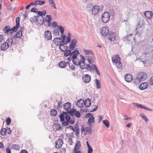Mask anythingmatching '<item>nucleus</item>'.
<instances>
[{
  "mask_svg": "<svg viewBox=\"0 0 153 153\" xmlns=\"http://www.w3.org/2000/svg\"><path fill=\"white\" fill-rule=\"evenodd\" d=\"M79 53V52L78 50L74 51L72 52V55L73 56L71 58L72 59V62L73 63L76 65H79L81 62L80 61L76 58L78 55Z\"/></svg>",
  "mask_w": 153,
  "mask_h": 153,
  "instance_id": "f257e3e1",
  "label": "nucleus"
},
{
  "mask_svg": "<svg viewBox=\"0 0 153 153\" xmlns=\"http://www.w3.org/2000/svg\"><path fill=\"white\" fill-rule=\"evenodd\" d=\"M13 40L12 38H9L6 42L2 44L1 46V50L4 51L6 50L8 48L11 46L13 44Z\"/></svg>",
  "mask_w": 153,
  "mask_h": 153,
  "instance_id": "f03ea898",
  "label": "nucleus"
},
{
  "mask_svg": "<svg viewBox=\"0 0 153 153\" xmlns=\"http://www.w3.org/2000/svg\"><path fill=\"white\" fill-rule=\"evenodd\" d=\"M52 19V17L51 15H46L45 18L43 17V21H41V22L39 23L40 25H42L44 23L45 25L47 26L48 27L51 26V21Z\"/></svg>",
  "mask_w": 153,
  "mask_h": 153,
  "instance_id": "7ed1b4c3",
  "label": "nucleus"
},
{
  "mask_svg": "<svg viewBox=\"0 0 153 153\" xmlns=\"http://www.w3.org/2000/svg\"><path fill=\"white\" fill-rule=\"evenodd\" d=\"M71 104L69 102H67L65 103L63 105V107L64 109L67 111L68 113L70 114V116H73V113L75 112L76 110L72 108L70 110H69L71 107Z\"/></svg>",
  "mask_w": 153,
  "mask_h": 153,
  "instance_id": "20e7f679",
  "label": "nucleus"
},
{
  "mask_svg": "<svg viewBox=\"0 0 153 153\" xmlns=\"http://www.w3.org/2000/svg\"><path fill=\"white\" fill-rule=\"evenodd\" d=\"M110 17V14L109 12H104L101 16L102 22L104 23L107 22L109 21Z\"/></svg>",
  "mask_w": 153,
  "mask_h": 153,
  "instance_id": "39448f33",
  "label": "nucleus"
},
{
  "mask_svg": "<svg viewBox=\"0 0 153 153\" xmlns=\"http://www.w3.org/2000/svg\"><path fill=\"white\" fill-rule=\"evenodd\" d=\"M151 43L152 46H147L145 51V53L147 55L150 53H153V39H152Z\"/></svg>",
  "mask_w": 153,
  "mask_h": 153,
  "instance_id": "423d86ee",
  "label": "nucleus"
},
{
  "mask_svg": "<svg viewBox=\"0 0 153 153\" xmlns=\"http://www.w3.org/2000/svg\"><path fill=\"white\" fill-rule=\"evenodd\" d=\"M147 77V75L145 73L143 72H139L137 74L136 77L137 79H139L143 81Z\"/></svg>",
  "mask_w": 153,
  "mask_h": 153,
  "instance_id": "0eeeda50",
  "label": "nucleus"
},
{
  "mask_svg": "<svg viewBox=\"0 0 153 153\" xmlns=\"http://www.w3.org/2000/svg\"><path fill=\"white\" fill-rule=\"evenodd\" d=\"M40 18V17L39 16H35L30 19V21L32 23H36L38 25H40L39 22V19ZM41 22H40V23Z\"/></svg>",
  "mask_w": 153,
  "mask_h": 153,
  "instance_id": "6e6552de",
  "label": "nucleus"
},
{
  "mask_svg": "<svg viewBox=\"0 0 153 153\" xmlns=\"http://www.w3.org/2000/svg\"><path fill=\"white\" fill-rule=\"evenodd\" d=\"M100 7L98 5H95L92 8V13L93 15H96L99 13Z\"/></svg>",
  "mask_w": 153,
  "mask_h": 153,
  "instance_id": "1a4fd4ad",
  "label": "nucleus"
},
{
  "mask_svg": "<svg viewBox=\"0 0 153 153\" xmlns=\"http://www.w3.org/2000/svg\"><path fill=\"white\" fill-rule=\"evenodd\" d=\"M101 33L103 36H106L109 32L108 28L104 27L102 28L100 31Z\"/></svg>",
  "mask_w": 153,
  "mask_h": 153,
  "instance_id": "9d476101",
  "label": "nucleus"
},
{
  "mask_svg": "<svg viewBox=\"0 0 153 153\" xmlns=\"http://www.w3.org/2000/svg\"><path fill=\"white\" fill-rule=\"evenodd\" d=\"M77 43L76 40L75 39H73L71 42V43L69 46V48L71 50H73L76 47V44Z\"/></svg>",
  "mask_w": 153,
  "mask_h": 153,
  "instance_id": "9b49d317",
  "label": "nucleus"
},
{
  "mask_svg": "<svg viewBox=\"0 0 153 153\" xmlns=\"http://www.w3.org/2000/svg\"><path fill=\"white\" fill-rule=\"evenodd\" d=\"M112 60L114 63H117L120 62V57L118 55H115L112 58Z\"/></svg>",
  "mask_w": 153,
  "mask_h": 153,
  "instance_id": "f8f14e48",
  "label": "nucleus"
},
{
  "mask_svg": "<svg viewBox=\"0 0 153 153\" xmlns=\"http://www.w3.org/2000/svg\"><path fill=\"white\" fill-rule=\"evenodd\" d=\"M82 79L84 81L85 83H89L91 80V77L88 74L84 75L82 77Z\"/></svg>",
  "mask_w": 153,
  "mask_h": 153,
  "instance_id": "ddd939ff",
  "label": "nucleus"
},
{
  "mask_svg": "<svg viewBox=\"0 0 153 153\" xmlns=\"http://www.w3.org/2000/svg\"><path fill=\"white\" fill-rule=\"evenodd\" d=\"M63 144V141L61 139H58L57 141L56 142V148L59 149L61 147Z\"/></svg>",
  "mask_w": 153,
  "mask_h": 153,
  "instance_id": "4468645a",
  "label": "nucleus"
},
{
  "mask_svg": "<svg viewBox=\"0 0 153 153\" xmlns=\"http://www.w3.org/2000/svg\"><path fill=\"white\" fill-rule=\"evenodd\" d=\"M115 34L112 32H111L109 33L108 36V39L111 41H114L116 39Z\"/></svg>",
  "mask_w": 153,
  "mask_h": 153,
  "instance_id": "2eb2a0df",
  "label": "nucleus"
},
{
  "mask_svg": "<svg viewBox=\"0 0 153 153\" xmlns=\"http://www.w3.org/2000/svg\"><path fill=\"white\" fill-rule=\"evenodd\" d=\"M53 42L56 45L60 46L61 43H62V39L60 38H55L53 40Z\"/></svg>",
  "mask_w": 153,
  "mask_h": 153,
  "instance_id": "dca6fc26",
  "label": "nucleus"
},
{
  "mask_svg": "<svg viewBox=\"0 0 153 153\" xmlns=\"http://www.w3.org/2000/svg\"><path fill=\"white\" fill-rule=\"evenodd\" d=\"M68 48L65 43H61L59 46V49L62 52H64Z\"/></svg>",
  "mask_w": 153,
  "mask_h": 153,
  "instance_id": "f3484780",
  "label": "nucleus"
},
{
  "mask_svg": "<svg viewBox=\"0 0 153 153\" xmlns=\"http://www.w3.org/2000/svg\"><path fill=\"white\" fill-rule=\"evenodd\" d=\"M45 37L48 40L51 39L52 36L50 32L48 30L45 31Z\"/></svg>",
  "mask_w": 153,
  "mask_h": 153,
  "instance_id": "a211bd4d",
  "label": "nucleus"
},
{
  "mask_svg": "<svg viewBox=\"0 0 153 153\" xmlns=\"http://www.w3.org/2000/svg\"><path fill=\"white\" fill-rule=\"evenodd\" d=\"M125 79L126 82H130L132 81L133 78L131 74H128L125 75Z\"/></svg>",
  "mask_w": 153,
  "mask_h": 153,
  "instance_id": "6ab92c4d",
  "label": "nucleus"
},
{
  "mask_svg": "<svg viewBox=\"0 0 153 153\" xmlns=\"http://www.w3.org/2000/svg\"><path fill=\"white\" fill-rule=\"evenodd\" d=\"M148 86V83L146 82L142 83L139 85V88L141 90H143L147 88Z\"/></svg>",
  "mask_w": 153,
  "mask_h": 153,
  "instance_id": "aec40b11",
  "label": "nucleus"
},
{
  "mask_svg": "<svg viewBox=\"0 0 153 153\" xmlns=\"http://www.w3.org/2000/svg\"><path fill=\"white\" fill-rule=\"evenodd\" d=\"M133 104H134L136 106H137V107L139 108H140L145 109L150 111H152V109L149 108H147L145 107V106H143V105L141 104L137 103H133Z\"/></svg>",
  "mask_w": 153,
  "mask_h": 153,
  "instance_id": "412c9836",
  "label": "nucleus"
},
{
  "mask_svg": "<svg viewBox=\"0 0 153 153\" xmlns=\"http://www.w3.org/2000/svg\"><path fill=\"white\" fill-rule=\"evenodd\" d=\"M145 16L148 19H151L153 16V13L150 11H148L145 13Z\"/></svg>",
  "mask_w": 153,
  "mask_h": 153,
  "instance_id": "4be33fe9",
  "label": "nucleus"
},
{
  "mask_svg": "<svg viewBox=\"0 0 153 153\" xmlns=\"http://www.w3.org/2000/svg\"><path fill=\"white\" fill-rule=\"evenodd\" d=\"M68 37L67 36L66 37H65L63 39V40H62V43H67L71 41V38H70V33H68Z\"/></svg>",
  "mask_w": 153,
  "mask_h": 153,
  "instance_id": "5701e85b",
  "label": "nucleus"
},
{
  "mask_svg": "<svg viewBox=\"0 0 153 153\" xmlns=\"http://www.w3.org/2000/svg\"><path fill=\"white\" fill-rule=\"evenodd\" d=\"M94 118L93 114L88 119L87 123L90 126H91L92 123H94Z\"/></svg>",
  "mask_w": 153,
  "mask_h": 153,
  "instance_id": "b1692460",
  "label": "nucleus"
},
{
  "mask_svg": "<svg viewBox=\"0 0 153 153\" xmlns=\"http://www.w3.org/2000/svg\"><path fill=\"white\" fill-rule=\"evenodd\" d=\"M86 57L89 63L91 64L94 62V59L93 56H87Z\"/></svg>",
  "mask_w": 153,
  "mask_h": 153,
  "instance_id": "393cba45",
  "label": "nucleus"
},
{
  "mask_svg": "<svg viewBox=\"0 0 153 153\" xmlns=\"http://www.w3.org/2000/svg\"><path fill=\"white\" fill-rule=\"evenodd\" d=\"M22 35V31L21 30H20L16 32V35L13 37L15 38H20Z\"/></svg>",
  "mask_w": 153,
  "mask_h": 153,
  "instance_id": "a878e982",
  "label": "nucleus"
},
{
  "mask_svg": "<svg viewBox=\"0 0 153 153\" xmlns=\"http://www.w3.org/2000/svg\"><path fill=\"white\" fill-rule=\"evenodd\" d=\"M84 103V100H82L81 99L78 100L76 103L77 105L79 107L81 108L83 107V103Z\"/></svg>",
  "mask_w": 153,
  "mask_h": 153,
  "instance_id": "bb28decb",
  "label": "nucleus"
},
{
  "mask_svg": "<svg viewBox=\"0 0 153 153\" xmlns=\"http://www.w3.org/2000/svg\"><path fill=\"white\" fill-rule=\"evenodd\" d=\"M84 104L87 107L90 106L91 105V101L90 99H87L85 102H84Z\"/></svg>",
  "mask_w": 153,
  "mask_h": 153,
  "instance_id": "cd10ccee",
  "label": "nucleus"
},
{
  "mask_svg": "<svg viewBox=\"0 0 153 153\" xmlns=\"http://www.w3.org/2000/svg\"><path fill=\"white\" fill-rule=\"evenodd\" d=\"M65 52L64 53V55L65 56H68L69 55H70V56H72L73 55H72V52H71V51L70 50H68L67 51H64Z\"/></svg>",
  "mask_w": 153,
  "mask_h": 153,
  "instance_id": "c85d7f7f",
  "label": "nucleus"
},
{
  "mask_svg": "<svg viewBox=\"0 0 153 153\" xmlns=\"http://www.w3.org/2000/svg\"><path fill=\"white\" fill-rule=\"evenodd\" d=\"M67 63L64 61L60 62L59 64V67L62 68H64L66 66Z\"/></svg>",
  "mask_w": 153,
  "mask_h": 153,
  "instance_id": "c756f323",
  "label": "nucleus"
},
{
  "mask_svg": "<svg viewBox=\"0 0 153 153\" xmlns=\"http://www.w3.org/2000/svg\"><path fill=\"white\" fill-rule=\"evenodd\" d=\"M49 5L54 7L55 9H56V4L53 0H48Z\"/></svg>",
  "mask_w": 153,
  "mask_h": 153,
  "instance_id": "7c9ffc66",
  "label": "nucleus"
},
{
  "mask_svg": "<svg viewBox=\"0 0 153 153\" xmlns=\"http://www.w3.org/2000/svg\"><path fill=\"white\" fill-rule=\"evenodd\" d=\"M88 64H85V62H80V68L82 69H86L87 68Z\"/></svg>",
  "mask_w": 153,
  "mask_h": 153,
  "instance_id": "2f4dec72",
  "label": "nucleus"
},
{
  "mask_svg": "<svg viewBox=\"0 0 153 153\" xmlns=\"http://www.w3.org/2000/svg\"><path fill=\"white\" fill-rule=\"evenodd\" d=\"M12 148L13 149L16 150H20V146L17 144H13Z\"/></svg>",
  "mask_w": 153,
  "mask_h": 153,
  "instance_id": "473e14b6",
  "label": "nucleus"
},
{
  "mask_svg": "<svg viewBox=\"0 0 153 153\" xmlns=\"http://www.w3.org/2000/svg\"><path fill=\"white\" fill-rule=\"evenodd\" d=\"M83 51L86 55H93V53L91 50L84 49Z\"/></svg>",
  "mask_w": 153,
  "mask_h": 153,
  "instance_id": "72a5a7b5",
  "label": "nucleus"
},
{
  "mask_svg": "<svg viewBox=\"0 0 153 153\" xmlns=\"http://www.w3.org/2000/svg\"><path fill=\"white\" fill-rule=\"evenodd\" d=\"M7 132V129L5 128H3L1 131L0 134L3 136L5 135Z\"/></svg>",
  "mask_w": 153,
  "mask_h": 153,
  "instance_id": "f704fd0d",
  "label": "nucleus"
},
{
  "mask_svg": "<svg viewBox=\"0 0 153 153\" xmlns=\"http://www.w3.org/2000/svg\"><path fill=\"white\" fill-rule=\"evenodd\" d=\"M50 113L52 116H55L57 115V111L56 109H52Z\"/></svg>",
  "mask_w": 153,
  "mask_h": 153,
  "instance_id": "c9c22d12",
  "label": "nucleus"
},
{
  "mask_svg": "<svg viewBox=\"0 0 153 153\" xmlns=\"http://www.w3.org/2000/svg\"><path fill=\"white\" fill-rule=\"evenodd\" d=\"M63 114H65V118L66 120L69 121L71 119V117L70 116L68 115V113L66 112H63Z\"/></svg>",
  "mask_w": 153,
  "mask_h": 153,
  "instance_id": "e433bc0d",
  "label": "nucleus"
},
{
  "mask_svg": "<svg viewBox=\"0 0 153 153\" xmlns=\"http://www.w3.org/2000/svg\"><path fill=\"white\" fill-rule=\"evenodd\" d=\"M57 28L59 31V30L61 34H62L64 33V28L62 26L59 25L57 26Z\"/></svg>",
  "mask_w": 153,
  "mask_h": 153,
  "instance_id": "4c0bfd02",
  "label": "nucleus"
},
{
  "mask_svg": "<svg viewBox=\"0 0 153 153\" xmlns=\"http://www.w3.org/2000/svg\"><path fill=\"white\" fill-rule=\"evenodd\" d=\"M19 27H16V26H15L13 27L10 28V34H12L13 31L16 32L17 30Z\"/></svg>",
  "mask_w": 153,
  "mask_h": 153,
  "instance_id": "58836bf2",
  "label": "nucleus"
},
{
  "mask_svg": "<svg viewBox=\"0 0 153 153\" xmlns=\"http://www.w3.org/2000/svg\"><path fill=\"white\" fill-rule=\"evenodd\" d=\"M85 131L86 133H88V134H90L92 132L91 128L90 127H85Z\"/></svg>",
  "mask_w": 153,
  "mask_h": 153,
  "instance_id": "ea45409f",
  "label": "nucleus"
},
{
  "mask_svg": "<svg viewBox=\"0 0 153 153\" xmlns=\"http://www.w3.org/2000/svg\"><path fill=\"white\" fill-rule=\"evenodd\" d=\"M102 123L107 128L109 127V123L108 120H103Z\"/></svg>",
  "mask_w": 153,
  "mask_h": 153,
  "instance_id": "a19ab883",
  "label": "nucleus"
},
{
  "mask_svg": "<svg viewBox=\"0 0 153 153\" xmlns=\"http://www.w3.org/2000/svg\"><path fill=\"white\" fill-rule=\"evenodd\" d=\"M10 27L8 26L5 27L3 30L4 31L5 33H7L10 32Z\"/></svg>",
  "mask_w": 153,
  "mask_h": 153,
  "instance_id": "79ce46f5",
  "label": "nucleus"
},
{
  "mask_svg": "<svg viewBox=\"0 0 153 153\" xmlns=\"http://www.w3.org/2000/svg\"><path fill=\"white\" fill-rule=\"evenodd\" d=\"M95 83L97 85V89L100 88L101 86L99 80L97 79H95Z\"/></svg>",
  "mask_w": 153,
  "mask_h": 153,
  "instance_id": "37998d69",
  "label": "nucleus"
},
{
  "mask_svg": "<svg viewBox=\"0 0 153 153\" xmlns=\"http://www.w3.org/2000/svg\"><path fill=\"white\" fill-rule=\"evenodd\" d=\"M45 1H36L35 4L37 5H42L45 3Z\"/></svg>",
  "mask_w": 153,
  "mask_h": 153,
  "instance_id": "c03bdc74",
  "label": "nucleus"
},
{
  "mask_svg": "<svg viewBox=\"0 0 153 153\" xmlns=\"http://www.w3.org/2000/svg\"><path fill=\"white\" fill-rule=\"evenodd\" d=\"M19 17H17L16 19V27H19Z\"/></svg>",
  "mask_w": 153,
  "mask_h": 153,
  "instance_id": "a18cd8bd",
  "label": "nucleus"
},
{
  "mask_svg": "<svg viewBox=\"0 0 153 153\" xmlns=\"http://www.w3.org/2000/svg\"><path fill=\"white\" fill-rule=\"evenodd\" d=\"M53 33L54 35L59 36V32L58 29H54L53 30Z\"/></svg>",
  "mask_w": 153,
  "mask_h": 153,
  "instance_id": "49530a36",
  "label": "nucleus"
},
{
  "mask_svg": "<svg viewBox=\"0 0 153 153\" xmlns=\"http://www.w3.org/2000/svg\"><path fill=\"white\" fill-rule=\"evenodd\" d=\"M65 116V114L63 113L62 114L60 115L59 117L60 118V120L61 121L63 122L64 121Z\"/></svg>",
  "mask_w": 153,
  "mask_h": 153,
  "instance_id": "de8ad7c7",
  "label": "nucleus"
},
{
  "mask_svg": "<svg viewBox=\"0 0 153 153\" xmlns=\"http://www.w3.org/2000/svg\"><path fill=\"white\" fill-rule=\"evenodd\" d=\"M134 81L135 84H137L139 83L141 81H142L139 79H137V78L136 77L134 80Z\"/></svg>",
  "mask_w": 153,
  "mask_h": 153,
  "instance_id": "09e8293b",
  "label": "nucleus"
},
{
  "mask_svg": "<svg viewBox=\"0 0 153 153\" xmlns=\"http://www.w3.org/2000/svg\"><path fill=\"white\" fill-rule=\"evenodd\" d=\"M69 67L70 69L72 70H74L75 69V66L72 64L69 63Z\"/></svg>",
  "mask_w": 153,
  "mask_h": 153,
  "instance_id": "8fccbe9b",
  "label": "nucleus"
},
{
  "mask_svg": "<svg viewBox=\"0 0 153 153\" xmlns=\"http://www.w3.org/2000/svg\"><path fill=\"white\" fill-rule=\"evenodd\" d=\"M117 64V68L119 69H121L122 68V63L120 62Z\"/></svg>",
  "mask_w": 153,
  "mask_h": 153,
  "instance_id": "3c124183",
  "label": "nucleus"
},
{
  "mask_svg": "<svg viewBox=\"0 0 153 153\" xmlns=\"http://www.w3.org/2000/svg\"><path fill=\"white\" fill-rule=\"evenodd\" d=\"M51 25L53 28H55L57 26V25L56 22H53L51 24Z\"/></svg>",
  "mask_w": 153,
  "mask_h": 153,
  "instance_id": "603ef678",
  "label": "nucleus"
},
{
  "mask_svg": "<svg viewBox=\"0 0 153 153\" xmlns=\"http://www.w3.org/2000/svg\"><path fill=\"white\" fill-rule=\"evenodd\" d=\"M74 129L76 131V133L77 135L78 134H79V129L78 127V126H76V125H75L74 126Z\"/></svg>",
  "mask_w": 153,
  "mask_h": 153,
  "instance_id": "864d4df0",
  "label": "nucleus"
},
{
  "mask_svg": "<svg viewBox=\"0 0 153 153\" xmlns=\"http://www.w3.org/2000/svg\"><path fill=\"white\" fill-rule=\"evenodd\" d=\"M141 117L143 119L145 120L146 122L148 121L149 120L148 119L145 115L143 114L141 116Z\"/></svg>",
  "mask_w": 153,
  "mask_h": 153,
  "instance_id": "5fc2aeb1",
  "label": "nucleus"
},
{
  "mask_svg": "<svg viewBox=\"0 0 153 153\" xmlns=\"http://www.w3.org/2000/svg\"><path fill=\"white\" fill-rule=\"evenodd\" d=\"M11 121V120L10 118L9 117H8L6 121V123L7 125H9Z\"/></svg>",
  "mask_w": 153,
  "mask_h": 153,
  "instance_id": "6e6d98bb",
  "label": "nucleus"
},
{
  "mask_svg": "<svg viewBox=\"0 0 153 153\" xmlns=\"http://www.w3.org/2000/svg\"><path fill=\"white\" fill-rule=\"evenodd\" d=\"M74 114L75 116L77 117H79L81 115L80 114L79 111H76Z\"/></svg>",
  "mask_w": 153,
  "mask_h": 153,
  "instance_id": "4d7b16f0",
  "label": "nucleus"
},
{
  "mask_svg": "<svg viewBox=\"0 0 153 153\" xmlns=\"http://www.w3.org/2000/svg\"><path fill=\"white\" fill-rule=\"evenodd\" d=\"M79 56L80 58L82 59V60L80 61L81 62H85V57L81 55H79Z\"/></svg>",
  "mask_w": 153,
  "mask_h": 153,
  "instance_id": "13d9d810",
  "label": "nucleus"
},
{
  "mask_svg": "<svg viewBox=\"0 0 153 153\" xmlns=\"http://www.w3.org/2000/svg\"><path fill=\"white\" fill-rule=\"evenodd\" d=\"M88 153H92L93 151V150L91 146L90 147H88Z\"/></svg>",
  "mask_w": 153,
  "mask_h": 153,
  "instance_id": "bf43d9fd",
  "label": "nucleus"
},
{
  "mask_svg": "<svg viewBox=\"0 0 153 153\" xmlns=\"http://www.w3.org/2000/svg\"><path fill=\"white\" fill-rule=\"evenodd\" d=\"M58 106L59 108H61L62 107V101H59L58 102Z\"/></svg>",
  "mask_w": 153,
  "mask_h": 153,
  "instance_id": "052dcab7",
  "label": "nucleus"
},
{
  "mask_svg": "<svg viewBox=\"0 0 153 153\" xmlns=\"http://www.w3.org/2000/svg\"><path fill=\"white\" fill-rule=\"evenodd\" d=\"M86 69H87L88 70H89L90 71H93L92 67H91V66L89 64H88L87 66V68Z\"/></svg>",
  "mask_w": 153,
  "mask_h": 153,
  "instance_id": "680f3d73",
  "label": "nucleus"
},
{
  "mask_svg": "<svg viewBox=\"0 0 153 153\" xmlns=\"http://www.w3.org/2000/svg\"><path fill=\"white\" fill-rule=\"evenodd\" d=\"M31 12L35 13H37V9L35 7H33L31 9Z\"/></svg>",
  "mask_w": 153,
  "mask_h": 153,
  "instance_id": "e2e57ef3",
  "label": "nucleus"
},
{
  "mask_svg": "<svg viewBox=\"0 0 153 153\" xmlns=\"http://www.w3.org/2000/svg\"><path fill=\"white\" fill-rule=\"evenodd\" d=\"M66 149L64 148H62L60 149V153H66Z\"/></svg>",
  "mask_w": 153,
  "mask_h": 153,
  "instance_id": "0e129e2a",
  "label": "nucleus"
},
{
  "mask_svg": "<svg viewBox=\"0 0 153 153\" xmlns=\"http://www.w3.org/2000/svg\"><path fill=\"white\" fill-rule=\"evenodd\" d=\"M98 118L99 119V120L98 121V123H100L102 120L103 119V116L102 115H100L98 116Z\"/></svg>",
  "mask_w": 153,
  "mask_h": 153,
  "instance_id": "69168bd1",
  "label": "nucleus"
},
{
  "mask_svg": "<svg viewBox=\"0 0 153 153\" xmlns=\"http://www.w3.org/2000/svg\"><path fill=\"white\" fill-rule=\"evenodd\" d=\"M91 67H92V69L93 71H95V69L97 68L96 65L94 64L92 65Z\"/></svg>",
  "mask_w": 153,
  "mask_h": 153,
  "instance_id": "338daca9",
  "label": "nucleus"
},
{
  "mask_svg": "<svg viewBox=\"0 0 153 153\" xmlns=\"http://www.w3.org/2000/svg\"><path fill=\"white\" fill-rule=\"evenodd\" d=\"M149 83L150 84L153 85V76L149 80Z\"/></svg>",
  "mask_w": 153,
  "mask_h": 153,
  "instance_id": "774afa93",
  "label": "nucleus"
}]
</instances>
